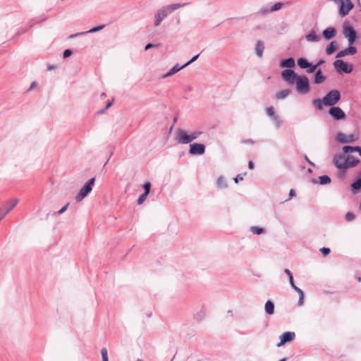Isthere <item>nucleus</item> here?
Segmentation results:
<instances>
[{
	"mask_svg": "<svg viewBox=\"0 0 361 361\" xmlns=\"http://www.w3.org/2000/svg\"><path fill=\"white\" fill-rule=\"evenodd\" d=\"M189 3L184 4H173L164 7L161 9H159L154 15V25L159 26L161 21L171 12L173 11L183 7Z\"/></svg>",
	"mask_w": 361,
	"mask_h": 361,
	"instance_id": "nucleus-1",
	"label": "nucleus"
},
{
	"mask_svg": "<svg viewBox=\"0 0 361 361\" xmlns=\"http://www.w3.org/2000/svg\"><path fill=\"white\" fill-rule=\"evenodd\" d=\"M202 134V132L200 130H196L188 134L186 131L178 128L175 133L176 140L180 144H188L196 140Z\"/></svg>",
	"mask_w": 361,
	"mask_h": 361,
	"instance_id": "nucleus-2",
	"label": "nucleus"
},
{
	"mask_svg": "<svg viewBox=\"0 0 361 361\" xmlns=\"http://www.w3.org/2000/svg\"><path fill=\"white\" fill-rule=\"evenodd\" d=\"M295 82L296 90L298 93L305 94L310 91L309 79L306 75H298Z\"/></svg>",
	"mask_w": 361,
	"mask_h": 361,
	"instance_id": "nucleus-3",
	"label": "nucleus"
},
{
	"mask_svg": "<svg viewBox=\"0 0 361 361\" xmlns=\"http://www.w3.org/2000/svg\"><path fill=\"white\" fill-rule=\"evenodd\" d=\"M341 95L338 90H331L323 97L324 105L326 106H335L341 99Z\"/></svg>",
	"mask_w": 361,
	"mask_h": 361,
	"instance_id": "nucleus-4",
	"label": "nucleus"
},
{
	"mask_svg": "<svg viewBox=\"0 0 361 361\" xmlns=\"http://www.w3.org/2000/svg\"><path fill=\"white\" fill-rule=\"evenodd\" d=\"M95 183V178H90L85 184L81 188L79 192L76 195V200L80 202L87 197L92 190L93 186Z\"/></svg>",
	"mask_w": 361,
	"mask_h": 361,
	"instance_id": "nucleus-5",
	"label": "nucleus"
},
{
	"mask_svg": "<svg viewBox=\"0 0 361 361\" xmlns=\"http://www.w3.org/2000/svg\"><path fill=\"white\" fill-rule=\"evenodd\" d=\"M333 64L334 68L338 73H345L348 74L353 71V65L348 64L341 59L336 60Z\"/></svg>",
	"mask_w": 361,
	"mask_h": 361,
	"instance_id": "nucleus-6",
	"label": "nucleus"
},
{
	"mask_svg": "<svg viewBox=\"0 0 361 361\" xmlns=\"http://www.w3.org/2000/svg\"><path fill=\"white\" fill-rule=\"evenodd\" d=\"M343 32L345 37L348 39V44L352 45L357 39V32L355 30L353 26L344 24Z\"/></svg>",
	"mask_w": 361,
	"mask_h": 361,
	"instance_id": "nucleus-7",
	"label": "nucleus"
},
{
	"mask_svg": "<svg viewBox=\"0 0 361 361\" xmlns=\"http://www.w3.org/2000/svg\"><path fill=\"white\" fill-rule=\"evenodd\" d=\"M328 113L335 121H341L346 118L345 113L339 106H331Z\"/></svg>",
	"mask_w": 361,
	"mask_h": 361,
	"instance_id": "nucleus-8",
	"label": "nucleus"
},
{
	"mask_svg": "<svg viewBox=\"0 0 361 361\" xmlns=\"http://www.w3.org/2000/svg\"><path fill=\"white\" fill-rule=\"evenodd\" d=\"M358 136L355 134L345 135L343 133H338L336 135V140L339 143H351L356 141Z\"/></svg>",
	"mask_w": 361,
	"mask_h": 361,
	"instance_id": "nucleus-9",
	"label": "nucleus"
},
{
	"mask_svg": "<svg viewBox=\"0 0 361 361\" xmlns=\"http://www.w3.org/2000/svg\"><path fill=\"white\" fill-rule=\"evenodd\" d=\"M360 159L355 157L352 155H348L347 157L344 156L343 164V165H340L341 167H344V170L353 168L356 166L360 163Z\"/></svg>",
	"mask_w": 361,
	"mask_h": 361,
	"instance_id": "nucleus-10",
	"label": "nucleus"
},
{
	"mask_svg": "<svg viewBox=\"0 0 361 361\" xmlns=\"http://www.w3.org/2000/svg\"><path fill=\"white\" fill-rule=\"evenodd\" d=\"M205 146L201 143H192L190 145L189 154L191 155H202L205 152Z\"/></svg>",
	"mask_w": 361,
	"mask_h": 361,
	"instance_id": "nucleus-11",
	"label": "nucleus"
},
{
	"mask_svg": "<svg viewBox=\"0 0 361 361\" xmlns=\"http://www.w3.org/2000/svg\"><path fill=\"white\" fill-rule=\"evenodd\" d=\"M281 77L284 80L292 85L295 82L298 75H296L294 71L286 69L282 71Z\"/></svg>",
	"mask_w": 361,
	"mask_h": 361,
	"instance_id": "nucleus-12",
	"label": "nucleus"
},
{
	"mask_svg": "<svg viewBox=\"0 0 361 361\" xmlns=\"http://www.w3.org/2000/svg\"><path fill=\"white\" fill-rule=\"evenodd\" d=\"M295 337V334L293 331H286L284 332L281 336H280V342L277 343V347H281L283 345L287 342L292 341Z\"/></svg>",
	"mask_w": 361,
	"mask_h": 361,
	"instance_id": "nucleus-13",
	"label": "nucleus"
},
{
	"mask_svg": "<svg viewBox=\"0 0 361 361\" xmlns=\"http://www.w3.org/2000/svg\"><path fill=\"white\" fill-rule=\"evenodd\" d=\"M356 53L357 48L349 44V46L347 48L338 52L336 57L337 59H340L347 55H354Z\"/></svg>",
	"mask_w": 361,
	"mask_h": 361,
	"instance_id": "nucleus-14",
	"label": "nucleus"
},
{
	"mask_svg": "<svg viewBox=\"0 0 361 361\" xmlns=\"http://www.w3.org/2000/svg\"><path fill=\"white\" fill-rule=\"evenodd\" d=\"M18 202V199H13L7 202L8 206L6 207V208L4 210L1 209V212L2 214L0 216V218H1V220L5 217V216L7 214H8L16 206Z\"/></svg>",
	"mask_w": 361,
	"mask_h": 361,
	"instance_id": "nucleus-15",
	"label": "nucleus"
},
{
	"mask_svg": "<svg viewBox=\"0 0 361 361\" xmlns=\"http://www.w3.org/2000/svg\"><path fill=\"white\" fill-rule=\"evenodd\" d=\"M336 35V30L334 27H329L322 32V36L326 40H330Z\"/></svg>",
	"mask_w": 361,
	"mask_h": 361,
	"instance_id": "nucleus-16",
	"label": "nucleus"
},
{
	"mask_svg": "<svg viewBox=\"0 0 361 361\" xmlns=\"http://www.w3.org/2000/svg\"><path fill=\"white\" fill-rule=\"evenodd\" d=\"M295 65V59L293 57L282 59L280 62V66L282 68H293Z\"/></svg>",
	"mask_w": 361,
	"mask_h": 361,
	"instance_id": "nucleus-17",
	"label": "nucleus"
},
{
	"mask_svg": "<svg viewBox=\"0 0 361 361\" xmlns=\"http://www.w3.org/2000/svg\"><path fill=\"white\" fill-rule=\"evenodd\" d=\"M326 80V77L323 75L321 69H318L314 75V84H321L324 82Z\"/></svg>",
	"mask_w": 361,
	"mask_h": 361,
	"instance_id": "nucleus-18",
	"label": "nucleus"
},
{
	"mask_svg": "<svg viewBox=\"0 0 361 361\" xmlns=\"http://www.w3.org/2000/svg\"><path fill=\"white\" fill-rule=\"evenodd\" d=\"M343 159H344V155L342 154H336L334 156L333 161L336 168H338L339 169L344 170V167H341V166H339V165H341V166L343 165Z\"/></svg>",
	"mask_w": 361,
	"mask_h": 361,
	"instance_id": "nucleus-19",
	"label": "nucleus"
},
{
	"mask_svg": "<svg viewBox=\"0 0 361 361\" xmlns=\"http://www.w3.org/2000/svg\"><path fill=\"white\" fill-rule=\"evenodd\" d=\"M338 48V42L336 41H331L326 48V53L327 55H331Z\"/></svg>",
	"mask_w": 361,
	"mask_h": 361,
	"instance_id": "nucleus-20",
	"label": "nucleus"
},
{
	"mask_svg": "<svg viewBox=\"0 0 361 361\" xmlns=\"http://www.w3.org/2000/svg\"><path fill=\"white\" fill-rule=\"evenodd\" d=\"M255 52L259 58H261L263 55L264 50V45L262 41L259 40L255 44Z\"/></svg>",
	"mask_w": 361,
	"mask_h": 361,
	"instance_id": "nucleus-21",
	"label": "nucleus"
},
{
	"mask_svg": "<svg viewBox=\"0 0 361 361\" xmlns=\"http://www.w3.org/2000/svg\"><path fill=\"white\" fill-rule=\"evenodd\" d=\"M184 68L185 67H183V65L182 66H179L178 63H176L172 68L169 70V72L164 75L163 78H166L170 77Z\"/></svg>",
	"mask_w": 361,
	"mask_h": 361,
	"instance_id": "nucleus-22",
	"label": "nucleus"
},
{
	"mask_svg": "<svg viewBox=\"0 0 361 361\" xmlns=\"http://www.w3.org/2000/svg\"><path fill=\"white\" fill-rule=\"evenodd\" d=\"M292 288L298 293L299 295V300H298V305L299 306H301L303 305L304 303V293L303 291L300 288H298V286H295V283H293V286Z\"/></svg>",
	"mask_w": 361,
	"mask_h": 361,
	"instance_id": "nucleus-23",
	"label": "nucleus"
},
{
	"mask_svg": "<svg viewBox=\"0 0 361 361\" xmlns=\"http://www.w3.org/2000/svg\"><path fill=\"white\" fill-rule=\"evenodd\" d=\"M264 310L267 314L271 315L274 312V304L271 300H267L264 305Z\"/></svg>",
	"mask_w": 361,
	"mask_h": 361,
	"instance_id": "nucleus-24",
	"label": "nucleus"
},
{
	"mask_svg": "<svg viewBox=\"0 0 361 361\" xmlns=\"http://www.w3.org/2000/svg\"><path fill=\"white\" fill-rule=\"evenodd\" d=\"M350 187L353 192H357L361 189V172L357 180L350 185Z\"/></svg>",
	"mask_w": 361,
	"mask_h": 361,
	"instance_id": "nucleus-25",
	"label": "nucleus"
},
{
	"mask_svg": "<svg viewBox=\"0 0 361 361\" xmlns=\"http://www.w3.org/2000/svg\"><path fill=\"white\" fill-rule=\"evenodd\" d=\"M298 66L302 68V69H306V71L308 68V66H310V62L307 61L305 58H299L297 61Z\"/></svg>",
	"mask_w": 361,
	"mask_h": 361,
	"instance_id": "nucleus-26",
	"label": "nucleus"
},
{
	"mask_svg": "<svg viewBox=\"0 0 361 361\" xmlns=\"http://www.w3.org/2000/svg\"><path fill=\"white\" fill-rule=\"evenodd\" d=\"M290 92H291V91L289 89H286V90H283L279 91L276 94V98L277 99H285L286 97H287L290 94Z\"/></svg>",
	"mask_w": 361,
	"mask_h": 361,
	"instance_id": "nucleus-27",
	"label": "nucleus"
},
{
	"mask_svg": "<svg viewBox=\"0 0 361 361\" xmlns=\"http://www.w3.org/2000/svg\"><path fill=\"white\" fill-rule=\"evenodd\" d=\"M306 39L308 42H318L320 37L316 35L314 30H312L310 33L306 35Z\"/></svg>",
	"mask_w": 361,
	"mask_h": 361,
	"instance_id": "nucleus-28",
	"label": "nucleus"
},
{
	"mask_svg": "<svg viewBox=\"0 0 361 361\" xmlns=\"http://www.w3.org/2000/svg\"><path fill=\"white\" fill-rule=\"evenodd\" d=\"M312 104L317 110H322L324 106V98L322 99L319 98L313 99Z\"/></svg>",
	"mask_w": 361,
	"mask_h": 361,
	"instance_id": "nucleus-29",
	"label": "nucleus"
},
{
	"mask_svg": "<svg viewBox=\"0 0 361 361\" xmlns=\"http://www.w3.org/2000/svg\"><path fill=\"white\" fill-rule=\"evenodd\" d=\"M216 185L219 188H226L227 187L226 179L223 176H219L217 178Z\"/></svg>",
	"mask_w": 361,
	"mask_h": 361,
	"instance_id": "nucleus-30",
	"label": "nucleus"
},
{
	"mask_svg": "<svg viewBox=\"0 0 361 361\" xmlns=\"http://www.w3.org/2000/svg\"><path fill=\"white\" fill-rule=\"evenodd\" d=\"M320 185L329 184L331 181V178L327 175H323L319 177Z\"/></svg>",
	"mask_w": 361,
	"mask_h": 361,
	"instance_id": "nucleus-31",
	"label": "nucleus"
},
{
	"mask_svg": "<svg viewBox=\"0 0 361 361\" xmlns=\"http://www.w3.org/2000/svg\"><path fill=\"white\" fill-rule=\"evenodd\" d=\"M357 150H358L357 146L353 147L350 145H345L343 147V152L345 154L354 152Z\"/></svg>",
	"mask_w": 361,
	"mask_h": 361,
	"instance_id": "nucleus-32",
	"label": "nucleus"
},
{
	"mask_svg": "<svg viewBox=\"0 0 361 361\" xmlns=\"http://www.w3.org/2000/svg\"><path fill=\"white\" fill-rule=\"evenodd\" d=\"M271 119H272L273 122L274 123L275 127L276 128H279L282 126L283 121L278 114H276L275 116L272 117Z\"/></svg>",
	"mask_w": 361,
	"mask_h": 361,
	"instance_id": "nucleus-33",
	"label": "nucleus"
},
{
	"mask_svg": "<svg viewBox=\"0 0 361 361\" xmlns=\"http://www.w3.org/2000/svg\"><path fill=\"white\" fill-rule=\"evenodd\" d=\"M284 272L288 276L289 283L290 286L292 287L293 283H295L292 272L288 269H285Z\"/></svg>",
	"mask_w": 361,
	"mask_h": 361,
	"instance_id": "nucleus-34",
	"label": "nucleus"
},
{
	"mask_svg": "<svg viewBox=\"0 0 361 361\" xmlns=\"http://www.w3.org/2000/svg\"><path fill=\"white\" fill-rule=\"evenodd\" d=\"M250 231L254 233L257 235H260L264 232V228H259L257 226H252L250 228Z\"/></svg>",
	"mask_w": 361,
	"mask_h": 361,
	"instance_id": "nucleus-35",
	"label": "nucleus"
},
{
	"mask_svg": "<svg viewBox=\"0 0 361 361\" xmlns=\"http://www.w3.org/2000/svg\"><path fill=\"white\" fill-rule=\"evenodd\" d=\"M283 6V4L281 2H277L274 4L271 7H270L269 10L271 12L276 11L280 10L282 6Z\"/></svg>",
	"mask_w": 361,
	"mask_h": 361,
	"instance_id": "nucleus-36",
	"label": "nucleus"
},
{
	"mask_svg": "<svg viewBox=\"0 0 361 361\" xmlns=\"http://www.w3.org/2000/svg\"><path fill=\"white\" fill-rule=\"evenodd\" d=\"M266 113H267V114L269 117H271V118H272V117L275 116L277 114L275 112L274 107V106H269V107H268V108H267V109H266Z\"/></svg>",
	"mask_w": 361,
	"mask_h": 361,
	"instance_id": "nucleus-37",
	"label": "nucleus"
},
{
	"mask_svg": "<svg viewBox=\"0 0 361 361\" xmlns=\"http://www.w3.org/2000/svg\"><path fill=\"white\" fill-rule=\"evenodd\" d=\"M104 27H105L104 25H101L92 27V29L89 30L88 31H86L85 32H86V34L87 33H94V32H98V31L102 30Z\"/></svg>",
	"mask_w": 361,
	"mask_h": 361,
	"instance_id": "nucleus-38",
	"label": "nucleus"
},
{
	"mask_svg": "<svg viewBox=\"0 0 361 361\" xmlns=\"http://www.w3.org/2000/svg\"><path fill=\"white\" fill-rule=\"evenodd\" d=\"M102 361H109L108 352L106 348H103L101 350Z\"/></svg>",
	"mask_w": 361,
	"mask_h": 361,
	"instance_id": "nucleus-39",
	"label": "nucleus"
},
{
	"mask_svg": "<svg viewBox=\"0 0 361 361\" xmlns=\"http://www.w3.org/2000/svg\"><path fill=\"white\" fill-rule=\"evenodd\" d=\"M151 186L152 185L150 182L147 181L145 183V184L143 185L144 193L149 195L151 190Z\"/></svg>",
	"mask_w": 361,
	"mask_h": 361,
	"instance_id": "nucleus-40",
	"label": "nucleus"
},
{
	"mask_svg": "<svg viewBox=\"0 0 361 361\" xmlns=\"http://www.w3.org/2000/svg\"><path fill=\"white\" fill-rule=\"evenodd\" d=\"M317 71V66L314 64H312V63L310 62V66H308V68L307 70V73H312L314 72H316Z\"/></svg>",
	"mask_w": 361,
	"mask_h": 361,
	"instance_id": "nucleus-41",
	"label": "nucleus"
},
{
	"mask_svg": "<svg viewBox=\"0 0 361 361\" xmlns=\"http://www.w3.org/2000/svg\"><path fill=\"white\" fill-rule=\"evenodd\" d=\"M147 195H147V194H145V193L142 194V195L138 197V199H137V204H139V205H140V204H142L145 202V200H146V198H147Z\"/></svg>",
	"mask_w": 361,
	"mask_h": 361,
	"instance_id": "nucleus-42",
	"label": "nucleus"
},
{
	"mask_svg": "<svg viewBox=\"0 0 361 361\" xmlns=\"http://www.w3.org/2000/svg\"><path fill=\"white\" fill-rule=\"evenodd\" d=\"M199 56H200V54L194 56L190 61H188L187 63H185L183 65V67H187L188 66H189L190 64H191L192 63L198 59Z\"/></svg>",
	"mask_w": 361,
	"mask_h": 361,
	"instance_id": "nucleus-43",
	"label": "nucleus"
},
{
	"mask_svg": "<svg viewBox=\"0 0 361 361\" xmlns=\"http://www.w3.org/2000/svg\"><path fill=\"white\" fill-rule=\"evenodd\" d=\"M270 8L266 6H262L260 10L259 11V13L260 14H267V13L269 12H271L270 10H269Z\"/></svg>",
	"mask_w": 361,
	"mask_h": 361,
	"instance_id": "nucleus-44",
	"label": "nucleus"
},
{
	"mask_svg": "<svg viewBox=\"0 0 361 361\" xmlns=\"http://www.w3.org/2000/svg\"><path fill=\"white\" fill-rule=\"evenodd\" d=\"M355 219V215L352 212H348L345 214V219L347 221H350Z\"/></svg>",
	"mask_w": 361,
	"mask_h": 361,
	"instance_id": "nucleus-45",
	"label": "nucleus"
},
{
	"mask_svg": "<svg viewBox=\"0 0 361 361\" xmlns=\"http://www.w3.org/2000/svg\"><path fill=\"white\" fill-rule=\"evenodd\" d=\"M246 174V173H244L243 174H238L235 178H234L235 183H238L240 180H243L244 178V176Z\"/></svg>",
	"mask_w": 361,
	"mask_h": 361,
	"instance_id": "nucleus-46",
	"label": "nucleus"
},
{
	"mask_svg": "<svg viewBox=\"0 0 361 361\" xmlns=\"http://www.w3.org/2000/svg\"><path fill=\"white\" fill-rule=\"evenodd\" d=\"M320 251H321V252L322 253V255L324 256L328 255L330 253V252H331V250H330V249L329 247H324L321 248Z\"/></svg>",
	"mask_w": 361,
	"mask_h": 361,
	"instance_id": "nucleus-47",
	"label": "nucleus"
},
{
	"mask_svg": "<svg viewBox=\"0 0 361 361\" xmlns=\"http://www.w3.org/2000/svg\"><path fill=\"white\" fill-rule=\"evenodd\" d=\"M159 47V44H152V43H148L147 44H146L145 49V50H148V49H151V48H154H154H157V47Z\"/></svg>",
	"mask_w": 361,
	"mask_h": 361,
	"instance_id": "nucleus-48",
	"label": "nucleus"
},
{
	"mask_svg": "<svg viewBox=\"0 0 361 361\" xmlns=\"http://www.w3.org/2000/svg\"><path fill=\"white\" fill-rule=\"evenodd\" d=\"M73 54V51L71 49H66L64 51H63V58H68L69 56H71Z\"/></svg>",
	"mask_w": 361,
	"mask_h": 361,
	"instance_id": "nucleus-49",
	"label": "nucleus"
},
{
	"mask_svg": "<svg viewBox=\"0 0 361 361\" xmlns=\"http://www.w3.org/2000/svg\"><path fill=\"white\" fill-rule=\"evenodd\" d=\"M68 205H69V203H68H68H66V204H65L63 207H62L61 208V209H59V210L58 211L57 214H63V212L67 209V208H68Z\"/></svg>",
	"mask_w": 361,
	"mask_h": 361,
	"instance_id": "nucleus-50",
	"label": "nucleus"
},
{
	"mask_svg": "<svg viewBox=\"0 0 361 361\" xmlns=\"http://www.w3.org/2000/svg\"><path fill=\"white\" fill-rule=\"evenodd\" d=\"M304 159L306 161V162L308 163L310 166H314V164L309 159L307 155L304 156Z\"/></svg>",
	"mask_w": 361,
	"mask_h": 361,
	"instance_id": "nucleus-51",
	"label": "nucleus"
},
{
	"mask_svg": "<svg viewBox=\"0 0 361 361\" xmlns=\"http://www.w3.org/2000/svg\"><path fill=\"white\" fill-rule=\"evenodd\" d=\"M85 34H86V32H78V33L73 34V35H71L69 36V38H74V37H77V36H79V35H85Z\"/></svg>",
	"mask_w": 361,
	"mask_h": 361,
	"instance_id": "nucleus-52",
	"label": "nucleus"
},
{
	"mask_svg": "<svg viewBox=\"0 0 361 361\" xmlns=\"http://www.w3.org/2000/svg\"><path fill=\"white\" fill-rule=\"evenodd\" d=\"M47 19V17L45 16H41L39 19L36 21L37 23L45 21Z\"/></svg>",
	"mask_w": 361,
	"mask_h": 361,
	"instance_id": "nucleus-53",
	"label": "nucleus"
},
{
	"mask_svg": "<svg viewBox=\"0 0 361 361\" xmlns=\"http://www.w3.org/2000/svg\"><path fill=\"white\" fill-rule=\"evenodd\" d=\"M113 102H114V100L108 102L104 107V110H107L112 105Z\"/></svg>",
	"mask_w": 361,
	"mask_h": 361,
	"instance_id": "nucleus-54",
	"label": "nucleus"
},
{
	"mask_svg": "<svg viewBox=\"0 0 361 361\" xmlns=\"http://www.w3.org/2000/svg\"><path fill=\"white\" fill-rule=\"evenodd\" d=\"M254 167H255L254 162H253L252 161H250L248 162V168H249L250 169H254Z\"/></svg>",
	"mask_w": 361,
	"mask_h": 361,
	"instance_id": "nucleus-55",
	"label": "nucleus"
},
{
	"mask_svg": "<svg viewBox=\"0 0 361 361\" xmlns=\"http://www.w3.org/2000/svg\"><path fill=\"white\" fill-rule=\"evenodd\" d=\"M295 192L293 189H291L289 192L290 198L293 197V196H295Z\"/></svg>",
	"mask_w": 361,
	"mask_h": 361,
	"instance_id": "nucleus-56",
	"label": "nucleus"
},
{
	"mask_svg": "<svg viewBox=\"0 0 361 361\" xmlns=\"http://www.w3.org/2000/svg\"><path fill=\"white\" fill-rule=\"evenodd\" d=\"M243 143L253 144L255 142L252 139H248L243 141Z\"/></svg>",
	"mask_w": 361,
	"mask_h": 361,
	"instance_id": "nucleus-57",
	"label": "nucleus"
},
{
	"mask_svg": "<svg viewBox=\"0 0 361 361\" xmlns=\"http://www.w3.org/2000/svg\"><path fill=\"white\" fill-rule=\"evenodd\" d=\"M324 63V60L321 59L315 65L318 68L319 66L322 65Z\"/></svg>",
	"mask_w": 361,
	"mask_h": 361,
	"instance_id": "nucleus-58",
	"label": "nucleus"
},
{
	"mask_svg": "<svg viewBox=\"0 0 361 361\" xmlns=\"http://www.w3.org/2000/svg\"><path fill=\"white\" fill-rule=\"evenodd\" d=\"M37 85L36 82H32L31 85H30V90L32 89L34 87H35Z\"/></svg>",
	"mask_w": 361,
	"mask_h": 361,
	"instance_id": "nucleus-59",
	"label": "nucleus"
},
{
	"mask_svg": "<svg viewBox=\"0 0 361 361\" xmlns=\"http://www.w3.org/2000/svg\"><path fill=\"white\" fill-rule=\"evenodd\" d=\"M357 148L358 150H357L356 152H357L359 153V155L361 157V147L357 146Z\"/></svg>",
	"mask_w": 361,
	"mask_h": 361,
	"instance_id": "nucleus-60",
	"label": "nucleus"
},
{
	"mask_svg": "<svg viewBox=\"0 0 361 361\" xmlns=\"http://www.w3.org/2000/svg\"><path fill=\"white\" fill-rule=\"evenodd\" d=\"M54 68H55V67H54V66H48V68H47V69H48L49 71L53 70V69H54Z\"/></svg>",
	"mask_w": 361,
	"mask_h": 361,
	"instance_id": "nucleus-61",
	"label": "nucleus"
},
{
	"mask_svg": "<svg viewBox=\"0 0 361 361\" xmlns=\"http://www.w3.org/2000/svg\"><path fill=\"white\" fill-rule=\"evenodd\" d=\"M105 111H106V110H104V108L103 109H102V110L99 111H98V114H104Z\"/></svg>",
	"mask_w": 361,
	"mask_h": 361,
	"instance_id": "nucleus-62",
	"label": "nucleus"
},
{
	"mask_svg": "<svg viewBox=\"0 0 361 361\" xmlns=\"http://www.w3.org/2000/svg\"><path fill=\"white\" fill-rule=\"evenodd\" d=\"M279 361H286V358H283V359H281V360H279Z\"/></svg>",
	"mask_w": 361,
	"mask_h": 361,
	"instance_id": "nucleus-63",
	"label": "nucleus"
},
{
	"mask_svg": "<svg viewBox=\"0 0 361 361\" xmlns=\"http://www.w3.org/2000/svg\"><path fill=\"white\" fill-rule=\"evenodd\" d=\"M177 121V118H174L173 123H176Z\"/></svg>",
	"mask_w": 361,
	"mask_h": 361,
	"instance_id": "nucleus-64",
	"label": "nucleus"
}]
</instances>
